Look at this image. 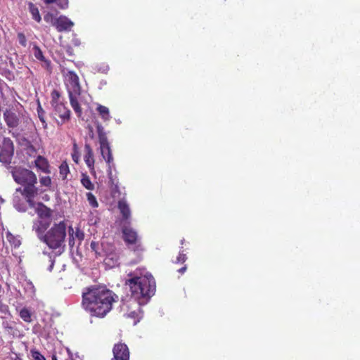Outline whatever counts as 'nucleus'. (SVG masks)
Returning <instances> with one entry per match:
<instances>
[{"instance_id": "nucleus-20", "label": "nucleus", "mask_w": 360, "mask_h": 360, "mask_svg": "<svg viewBox=\"0 0 360 360\" xmlns=\"http://www.w3.org/2000/svg\"><path fill=\"white\" fill-rule=\"evenodd\" d=\"M33 51L34 57L37 60L44 62L46 67L49 68L51 66V62L45 58L41 49L38 46L34 45L33 47Z\"/></svg>"}, {"instance_id": "nucleus-6", "label": "nucleus", "mask_w": 360, "mask_h": 360, "mask_svg": "<svg viewBox=\"0 0 360 360\" xmlns=\"http://www.w3.org/2000/svg\"><path fill=\"white\" fill-rule=\"evenodd\" d=\"M22 115L18 111L16 106H9L3 113L4 120L8 127V132L13 137L17 138L19 135L18 133L13 131V129H17L21 122Z\"/></svg>"}, {"instance_id": "nucleus-43", "label": "nucleus", "mask_w": 360, "mask_h": 360, "mask_svg": "<svg viewBox=\"0 0 360 360\" xmlns=\"http://www.w3.org/2000/svg\"><path fill=\"white\" fill-rule=\"evenodd\" d=\"M186 269H187V268H186V266H183V267L180 268V269L178 270V271H179L180 274H184V273L186 271Z\"/></svg>"}, {"instance_id": "nucleus-1", "label": "nucleus", "mask_w": 360, "mask_h": 360, "mask_svg": "<svg viewBox=\"0 0 360 360\" xmlns=\"http://www.w3.org/2000/svg\"><path fill=\"white\" fill-rule=\"evenodd\" d=\"M117 299V296L104 286L91 287L82 294V306L91 316L103 318Z\"/></svg>"}, {"instance_id": "nucleus-37", "label": "nucleus", "mask_w": 360, "mask_h": 360, "mask_svg": "<svg viewBox=\"0 0 360 360\" xmlns=\"http://www.w3.org/2000/svg\"><path fill=\"white\" fill-rule=\"evenodd\" d=\"M11 159L12 158H11L10 157H7V155L0 152V162H3L5 164L10 163Z\"/></svg>"}, {"instance_id": "nucleus-22", "label": "nucleus", "mask_w": 360, "mask_h": 360, "mask_svg": "<svg viewBox=\"0 0 360 360\" xmlns=\"http://www.w3.org/2000/svg\"><path fill=\"white\" fill-rule=\"evenodd\" d=\"M28 7L32 18L37 22H40L41 20V18L39 14L38 8L32 2H30L28 4Z\"/></svg>"}, {"instance_id": "nucleus-40", "label": "nucleus", "mask_w": 360, "mask_h": 360, "mask_svg": "<svg viewBox=\"0 0 360 360\" xmlns=\"http://www.w3.org/2000/svg\"><path fill=\"white\" fill-rule=\"evenodd\" d=\"M73 147H74L75 152H74V153H72V160H74V162L77 163L78 162V160H79V154H78V152L77 150V144L74 143Z\"/></svg>"}, {"instance_id": "nucleus-23", "label": "nucleus", "mask_w": 360, "mask_h": 360, "mask_svg": "<svg viewBox=\"0 0 360 360\" xmlns=\"http://www.w3.org/2000/svg\"><path fill=\"white\" fill-rule=\"evenodd\" d=\"M96 110L103 120L106 121L110 120V116L109 109L107 107L98 105Z\"/></svg>"}, {"instance_id": "nucleus-28", "label": "nucleus", "mask_w": 360, "mask_h": 360, "mask_svg": "<svg viewBox=\"0 0 360 360\" xmlns=\"http://www.w3.org/2000/svg\"><path fill=\"white\" fill-rule=\"evenodd\" d=\"M60 174L62 176L63 179H65L67 178V175L69 173V167L66 162H63L59 167Z\"/></svg>"}, {"instance_id": "nucleus-2", "label": "nucleus", "mask_w": 360, "mask_h": 360, "mask_svg": "<svg viewBox=\"0 0 360 360\" xmlns=\"http://www.w3.org/2000/svg\"><path fill=\"white\" fill-rule=\"evenodd\" d=\"M11 174L14 181L23 186V188H19L16 191L20 192L30 207H33L34 198L39 193V188L36 186L37 184L36 174L27 168L15 167L11 171Z\"/></svg>"}, {"instance_id": "nucleus-15", "label": "nucleus", "mask_w": 360, "mask_h": 360, "mask_svg": "<svg viewBox=\"0 0 360 360\" xmlns=\"http://www.w3.org/2000/svg\"><path fill=\"white\" fill-rule=\"evenodd\" d=\"M1 152L7 155V157L13 158L14 154V144L10 138L4 137L3 139Z\"/></svg>"}, {"instance_id": "nucleus-32", "label": "nucleus", "mask_w": 360, "mask_h": 360, "mask_svg": "<svg viewBox=\"0 0 360 360\" xmlns=\"http://www.w3.org/2000/svg\"><path fill=\"white\" fill-rule=\"evenodd\" d=\"M37 113H38V117H39L40 121L42 122V124L44 125V127H46V123L45 121V118H44L45 112L42 109V108L39 103L38 108H37Z\"/></svg>"}, {"instance_id": "nucleus-25", "label": "nucleus", "mask_w": 360, "mask_h": 360, "mask_svg": "<svg viewBox=\"0 0 360 360\" xmlns=\"http://www.w3.org/2000/svg\"><path fill=\"white\" fill-rule=\"evenodd\" d=\"M20 316L25 322L30 323L32 321L31 312L26 307L20 311Z\"/></svg>"}, {"instance_id": "nucleus-39", "label": "nucleus", "mask_w": 360, "mask_h": 360, "mask_svg": "<svg viewBox=\"0 0 360 360\" xmlns=\"http://www.w3.org/2000/svg\"><path fill=\"white\" fill-rule=\"evenodd\" d=\"M14 207L16 210H18L20 212H25L26 211V207L23 203L20 204V203L15 201Z\"/></svg>"}, {"instance_id": "nucleus-4", "label": "nucleus", "mask_w": 360, "mask_h": 360, "mask_svg": "<svg viewBox=\"0 0 360 360\" xmlns=\"http://www.w3.org/2000/svg\"><path fill=\"white\" fill-rule=\"evenodd\" d=\"M64 82L68 94L70 105L77 114L78 117L82 115V109L79 103V97L81 95V86L78 75L72 70L66 72L63 70Z\"/></svg>"}, {"instance_id": "nucleus-17", "label": "nucleus", "mask_w": 360, "mask_h": 360, "mask_svg": "<svg viewBox=\"0 0 360 360\" xmlns=\"http://www.w3.org/2000/svg\"><path fill=\"white\" fill-rule=\"evenodd\" d=\"M36 212L40 219H46L51 218L52 211L42 202H39L36 208Z\"/></svg>"}, {"instance_id": "nucleus-18", "label": "nucleus", "mask_w": 360, "mask_h": 360, "mask_svg": "<svg viewBox=\"0 0 360 360\" xmlns=\"http://www.w3.org/2000/svg\"><path fill=\"white\" fill-rule=\"evenodd\" d=\"M118 209L122 214L123 220L128 221L131 217V211L127 202L124 200H119Z\"/></svg>"}, {"instance_id": "nucleus-8", "label": "nucleus", "mask_w": 360, "mask_h": 360, "mask_svg": "<svg viewBox=\"0 0 360 360\" xmlns=\"http://www.w3.org/2000/svg\"><path fill=\"white\" fill-rule=\"evenodd\" d=\"M122 238L129 248L134 246V250L141 249L140 238L134 229L129 226L124 225L122 227Z\"/></svg>"}, {"instance_id": "nucleus-35", "label": "nucleus", "mask_w": 360, "mask_h": 360, "mask_svg": "<svg viewBox=\"0 0 360 360\" xmlns=\"http://www.w3.org/2000/svg\"><path fill=\"white\" fill-rule=\"evenodd\" d=\"M26 150L30 156L35 155L37 153L36 148L30 143L27 144Z\"/></svg>"}, {"instance_id": "nucleus-16", "label": "nucleus", "mask_w": 360, "mask_h": 360, "mask_svg": "<svg viewBox=\"0 0 360 360\" xmlns=\"http://www.w3.org/2000/svg\"><path fill=\"white\" fill-rule=\"evenodd\" d=\"M49 222H44L41 220L34 222L33 225V230L35 231L38 238L40 240L43 239V236L45 234V231L49 226Z\"/></svg>"}, {"instance_id": "nucleus-27", "label": "nucleus", "mask_w": 360, "mask_h": 360, "mask_svg": "<svg viewBox=\"0 0 360 360\" xmlns=\"http://www.w3.org/2000/svg\"><path fill=\"white\" fill-rule=\"evenodd\" d=\"M60 96H61V95L58 91H57L56 89L52 91V92L51 94V104L52 106H54L56 104H58V103H61L60 101Z\"/></svg>"}, {"instance_id": "nucleus-29", "label": "nucleus", "mask_w": 360, "mask_h": 360, "mask_svg": "<svg viewBox=\"0 0 360 360\" xmlns=\"http://www.w3.org/2000/svg\"><path fill=\"white\" fill-rule=\"evenodd\" d=\"M30 355L32 360H46L44 356L42 355L39 351L35 348H33L30 350Z\"/></svg>"}, {"instance_id": "nucleus-26", "label": "nucleus", "mask_w": 360, "mask_h": 360, "mask_svg": "<svg viewBox=\"0 0 360 360\" xmlns=\"http://www.w3.org/2000/svg\"><path fill=\"white\" fill-rule=\"evenodd\" d=\"M91 250L94 252L96 257H102L103 254L101 251V247L98 242L91 241L90 244Z\"/></svg>"}, {"instance_id": "nucleus-33", "label": "nucleus", "mask_w": 360, "mask_h": 360, "mask_svg": "<svg viewBox=\"0 0 360 360\" xmlns=\"http://www.w3.org/2000/svg\"><path fill=\"white\" fill-rule=\"evenodd\" d=\"M56 18H54L53 13L48 12L44 16V20L48 22L51 23L53 26H54V21Z\"/></svg>"}, {"instance_id": "nucleus-45", "label": "nucleus", "mask_w": 360, "mask_h": 360, "mask_svg": "<svg viewBox=\"0 0 360 360\" xmlns=\"http://www.w3.org/2000/svg\"><path fill=\"white\" fill-rule=\"evenodd\" d=\"M72 42L73 44L75 45V46H79L80 44L79 40L77 39H75L72 40Z\"/></svg>"}, {"instance_id": "nucleus-13", "label": "nucleus", "mask_w": 360, "mask_h": 360, "mask_svg": "<svg viewBox=\"0 0 360 360\" xmlns=\"http://www.w3.org/2000/svg\"><path fill=\"white\" fill-rule=\"evenodd\" d=\"M85 155L84 156V160L87 167L91 173L95 172L94 171V151L91 147V146L88 143H86L84 146Z\"/></svg>"}, {"instance_id": "nucleus-5", "label": "nucleus", "mask_w": 360, "mask_h": 360, "mask_svg": "<svg viewBox=\"0 0 360 360\" xmlns=\"http://www.w3.org/2000/svg\"><path fill=\"white\" fill-rule=\"evenodd\" d=\"M66 224L63 221L55 223L44 234L41 240L50 249L56 250L62 247L66 238Z\"/></svg>"}, {"instance_id": "nucleus-7", "label": "nucleus", "mask_w": 360, "mask_h": 360, "mask_svg": "<svg viewBox=\"0 0 360 360\" xmlns=\"http://www.w3.org/2000/svg\"><path fill=\"white\" fill-rule=\"evenodd\" d=\"M98 141L100 144L101 154L106 162L108 167L115 166L114 159L107 135L101 125L97 126Z\"/></svg>"}, {"instance_id": "nucleus-3", "label": "nucleus", "mask_w": 360, "mask_h": 360, "mask_svg": "<svg viewBox=\"0 0 360 360\" xmlns=\"http://www.w3.org/2000/svg\"><path fill=\"white\" fill-rule=\"evenodd\" d=\"M126 281L129 287L131 296L138 300L140 304L146 303L154 295L156 289L155 281L151 274L137 276L129 274Z\"/></svg>"}, {"instance_id": "nucleus-34", "label": "nucleus", "mask_w": 360, "mask_h": 360, "mask_svg": "<svg viewBox=\"0 0 360 360\" xmlns=\"http://www.w3.org/2000/svg\"><path fill=\"white\" fill-rule=\"evenodd\" d=\"M18 39L19 41V44L25 47L27 46V39L25 35L22 32L18 33Z\"/></svg>"}, {"instance_id": "nucleus-30", "label": "nucleus", "mask_w": 360, "mask_h": 360, "mask_svg": "<svg viewBox=\"0 0 360 360\" xmlns=\"http://www.w3.org/2000/svg\"><path fill=\"white\" fill-rule=\"evenodd\" d=\"M39 183L42 186L50 188L51 186L52 181L49 175L41 176L39 177Z\"/></svg>"}, {"instance_id": "nucleus-9", "label": "nucleus", "mask_w": 360, "mask_h": 360, "mask_svg": "<svg viewBox=\"0 0 360 360\" xmlns=\"http://www.w3.org/2000/svg\"><path fill=\"white\" fill-rule=\"evenodd\" d=\"M113 359L115 360H129V349L124 343L115 344L112 349Z\"/></svg>"}, {"instance_id": "nucleus-10", "label": "nucleus", "mask_w": 360, "mask_h": 360, "mask_svg": "<svg viewBox=\"0 0 360 360\" xmlns=\"http://www.w3.org/2000/svg\"><path fill=\"white\" fill-rule=\"evenodd\" d=\"M68 233L69 245L70 248H73L75 246L76 241H77L78 244L80 245L84 239V233L79 227H76L74 229L72 226H69Z\"/></svg>"}, {"instance_id": "nucleus-42", "label": "nucleus", "mask_w": 360, "mask_h": 360, "mask_svg": "<svg viewBox=\"0 0 360 360\" xmlns=\"http://www.w3.org/2000/svg\"><path fill=\"white\" fill-rule=\"evenodd\" d=\"M66 52L68 53V55L70 56H72L73 55V52H72V49L71 47H68L67 50H66Z\"/></svg>"}, {"instance_id": "nucleus-21", "label": "nucleus", "mask_w": 360, "mask_h": 360, "mask_svg": "<svg viewBox=\"0 0 360 360\" xmlns=\"http://www.w3.org/2000/svg\"><path fill=\"white\" fill-rule=\"evenodd\" d=\"M6 238L10 245L15 248H18L21 245L19 236H14L10 231L6 233Z\"/></svg>"}, {"instance_id": "nucleus-46", "label": "nucleus", "mask_w": 360, "mask_h": 360, "mask_svg": "<svg viewBox=\"0 0 360 360\" xmlns=\"http://www.w3.org/2000/svg\"><path fill=\"white\" fill-rule=\"evenodd\" d=\"M52 360H58V359H57V357H56V356L55 354H53V355L52 356Z\"/></svg>"}, {"instance_id": "nucleus-31", "label": "nucleus", "mask_w": 360, "mask_h": 360, "mask_svg": "<svg viewBox=\"0 0 360 360\" xmlns=\"http://www.w3.org/2000/svg\"><path fill=\"white\" fill-rule=\"evenodd\" d=\"M86 198H87V200H88L89 205L92 207L95 208V207H97L98 206V203L97 202V200H96V197L91 193H86Z\"/></svg>"}, {"instance_id": "nucleus-38", "label": "nucleus", "mask_w": 360, "mask_h": 360, "mask_svg": "<svg viewBox=\"0 0 360 360\" xmlns=\"http://www.w3.org/2000/svg\"><path fill=\"white\" fill-rule=\"evenodd\" d=\"M187 259V257L186 254H184L183 252H179L178 257H176V263H184L186 262Z\"/></svg>"}, {"instance_id": "nucleus-12", "label": "nucleus", "mask_w": 360, "mask_h": 360, "mask_svg": "<svg viewBox=\"0 0 360 360\" xmlns=\"http://www.w3.org/2000/svg\"><path fill=\"white\" fill-rule=\"evenodd\" d=\"M34 163L38 171L46 174H51V165L49 160L45 157L42 155L37 156Z\"/></svg>"}, {"instance_id": "nucleus-11", "label": "nucleus", "mask_w": 360, "mask_h": 360, "mask_svg": "<svg viewBox=\"0 0 360 360\" xmlns=\"http://www.w3.org/2000/svg\"><path fill=\"white\" fill-rule=\"evenodd\" d=\"M74 23L65 15H60L54 21V27L59 32L69 31L73 27Z\"/></svg>"}, {"instance_id": "nucleus-36", "label": "nucleus", "mask_w": 360, "mask_h": 360, "mask_svg": "<svg viewBox=\"0 0 360 360\" xmlns=\"http://www.w3.org/2000/svg\"><path fill=\"white\" fill-rule=\"evenodd\" d=\"M55 3L61 9H65L68 7V0H56Z\"/></svg>"}, {"instance_id": "nucleus-24", "label": "nucleus", "mask_w": 360, "mask_h": 360, "mask_svg": "<svg viewBox=\"0 0 360 360\" xmlns=\"http://www.w3.org/2000/svg\"><path fill=\"white\" fill-rule=\"evenodd\" d=\"M81 183L82 186L88 190L92 191L94 189V184H92L89 176L86 174H82Z\"/></svg>"}, {"instance_id": "nucleus-14", "label": "nucleus", "mask_w": 360, "mask_h": 360, "mask_svg": "<svg viewBox=\"0 0 360 360\" xmlns=\"http://www.w3.org/2000/svg\"><path fill=\"white\" fill-rule=\"evenodd\" d=\"M52 107L54 108L55 114L62 119L63 122L69 121L70 118V110L63 103L56 104Z\"/></svg>"}, {"instance_id": "nucleus-41", "label": "nucleus", "mask_w": 360, "mask_h": 360, "mask_svg": "<svg viewBox=\"0 0 360 360\" xmlns=\"http://www.w3.org/2000/svg\"><path fill=\"white\" fill-rule=\"evenodd\" d=\"M10 359L11 360H22L20 354H18L16 352H11Z\"/></svg>"}, {"instance_id": "nucleus-44", "label": "nucleus", "mask_w": 360, "mask_h": 360, "mask_svg": "<svg viewBox=\"0 0 360 360\" xmlns=\"http://www.w3.org/2000/svg\"><path fill=\"white\" fill-rule=\"evenodd\" d=\"M55 2H56V0H44V3L46 4H53Z\"/></svg>"}, {"instance_id": "nucleus-19", "label": "nucleus", "mask_w": 360, "mask_h": 360, "mask_svg": "<svg viewBox=\"0 0 360 360\" xmlns=\"http://www.w3.org/2000/svg\"><path fill=\"white\" fill-rule=\"evenodd\" d=\"M115 167V166H109L108 167V176L109 179V185L110 188L115 192H117L119 191V186H118V179L116 176H114L112 175V169Z\"/></svg>"}]
</instances>
